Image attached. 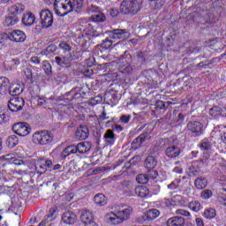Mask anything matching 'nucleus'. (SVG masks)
<instances>
[{
	"label": "nucleus",
	"mask_w": 226,
	"mask_h": 226,
	"mask_svg": "<svg viewBox=\"0 0 226 226\" xmlns=\"http://www.w3.org/2000/svg\"><path fill=\"white\" fill-rule=\"evenodd\" d=\"M200 197L201 199H203V200H207L211 199V197H213V191L209 189H205L201 192Z\"/></svg>",
	"instance_id": "nucleus-44"
},
{
	"label": "nucleus",
	"mask_w": 226,
	"mask_h": 226,
	"mask_svg": "<svg viewBox=\"0 0 226 226\" xmlns=\"http://www.w3.org/2000/svg\"><path fill=\"white\" fill-rule=\"evenodd\" d=\"M103 139L108 146H114V142H116V134H114V131L110 129L107 130L104 133Z\"/></svg>",
	"instance_id": "nucleus-24"
},
{
	"label": "nucleus",
	"mask_w": 226,
	"mask_h": 226,
	"mask_svg": "<svg viewBox=\"0 0 226 226\" xmlns=\"http://www.w3.org/2000/svg\"><path fill=\"white\" fill-rule=\"evenodd\" d=\"M216 59H218V58H212L211 60H205V61H202L201 63H203V64H205L206 68H207V66H209V64H213V63H215V61H216Z\"/></svg>",
	"instance_id": "nucleus-61"
},
{
	"label": "nucleus",
	"mask_w": 226,
	"mask_h": 226,
	"mask_svg": "<svg viewBox=\"0 0 226 226\" xmlns=\"http://www.w3.org/2000/svg\"><path fill=\"white\" fill-rule=\"evenodd\" d=\"M176 215H181L182 216H190V212L184 209L176 210Z\"/></svg>",
	"instance_id": "nucleus-56"
},
{
	"label": "nucleus",
	"mask_w": 226,
	"mask_h": 226,
	"mask_svg": "<svg viewBox=\"0 0 226 226\" xmlns=\"http://www.w3.org/2000/svg\"><path fill=\"white\" fill-rule=\"evenodd\" d=\"M217 200L222 206H224L226 207V196L225 195H219L217 196Z\"/></svg>",
	"instance_id": "nucleus-55"
},
{
	"label": "nucleus",
	"mask_w": 226,
	"mask_h": 226,
	"mask_svg": "<svg viewBox=\"0 0 226 226\" xmlns=\"http://www.w3.org/2000/svg\"><path fill=\"white\" fill-rule=\"evenodd\" d=\"M210 116H214V117H216V116H219V114H222V108L220 106H214L209 110Z\"/></svg>",
	"instance_id": "nucleus-46"
},
{
	"label": "nucleus",
	"mask_w": 226,
	"mask_h": 226,
	"mask_svg": "<svg viewBox=\"0 0 226 226\" xmlns=\"http://www.w3.org/2000/svg\"><path fill=\"white\" fill-rule=\"evenodd\" d=\"M132 213H133V208L132 207H128L125 209L117 212V214H118L119 218H121L123 222H124L125 220H129L130 216L132 215Z\"/></svg>",
	"instance_id": "nucleus-27"
},
{
	"label": "nucleus",
	"mask_w": 226,
	"mask_h": 226,
	"mask_svg": "<svg viewBox=\"0 0 226 226\" xmlns=\"http://www.w3.org/2000/svg\"><path fill=\"white\" fill-rule=\"evenodd\" d=\"M141 8L140 0H124L121 4V10L124 15H137Z\"/></svg>",
	"instance_id": "nucleus-3"
},
{
	"label": "nucleus",
	"mask_w": 226,
	"mask_h": 226,
	"mask_svg": "<svg viewBox=\"0 0 226 226\" xmlns=\"http://www.w3.org/2000/svg\"><path fill=\"white\" fill-rule=\"evenodd\" d=\"M213 145L211 144V142H209V140L207 139H204L201 144L200 145V149H202L203 151H209V149H211V147Z\"/></svg>",
	"instance_id": "nucleus-49"
},
{
	"label": "nucleus",
	"mask_w": 226,
	"mask_h": 226,
	"mask_svg": "<svg viewBox=\"0 0 226 226\" xmlns=\"http://www.w3.org/2000/svg\"><path fill=\"white\" fill-rule=\"evenodd\" d=\"M71 0H55L54 11L58 17H66L68 13H72L73 11H70Z\"/></svg>",
	"instance_id": "nucleus-5"
},
{
	"label": "nucleus",
	"mask_w": 226,
	"mask_h": 226,
	"mask_svg": "<svg viewBox=\"0 0 226 226\" xmlns=\"http://www.w3.org/2000/svg\"><path fill=\"white\" fill-rule=\"evenodd\" d=\"M89 137V129L86 125H80L78 127L75 132V139L77 140H86Z\"/></svg>",
	"instance_id": "nucleus-16"
},
{
	"label": "nucleus",
	"mask_w": 226,
	"mask_h": 226,
	"mask_svg": "<svg viewBox=\"0 0 226 226\" xmlns=\"http://www.w3.org/2000/svg\"><path fill=\"white\" fill-rule=\"evenodd\" d=\"M189 208L192 211H194V213H199V211H200V209L202 208V206L198 200H193L189 203Z\"/></svg>",
	"instance_id": "nucleus-38"
},
{
	"label": "nucleus",
	"mask_w": 226,
	"mask_h": 226,
	"mask_svg": "<svg viewBox=\"0 0 226 226\" xmlns=\"http://www.w3.org/2000/svg\"><path fill=\"white\" fill-rule=\"evenodd\" d=\"M11 160H12V163H14V165H24V161L22 160L13 158V157H11Z\"/></svg>",
	"instance_id": "nucleus-60"
},
{
	"label": "nucleus",
	"mask_w": 226,
	"mask_h": 226,
	"mask_svg": "<svg viewBox=\"0 0 226 226\" xmlns=\"http://www.w3.org/2000/svg\"><path fill=\"white\" fill-rule=\"evenodd\" d=\"M70 11H76V13H80L82 8H84V1L83 0H71L70 4Z\"/></svg>",
	"instance_id": "nucleus-23"
},
{
	"label": "nucleus",
	"mask_w": 226,
	"mask_h": 226,
	"mask_svg": "<svg viewBox=\"0 0 226 226\" xmlns=\"http://www.w3.org/2000/svg\"><path fill=\"white\" fill-rule=\"evenodd\" d=\"M200 168L197 162L195 161H193L192 162V165L191 167H189V170H188V176L190 177H195L197 176H199V174H200L201 170H200Z\"/></svg>",
	"instance_id": "nucleus-26"
},
{
	"label": "nucleus",
	"mask_w": 226,
	"mask_h": 226,
	"mask_svg": "<svg viewBox=\"0 0 226 226\" xmlns=\"http://www.w3.org/2000/svg\"><path fill=\"white\" fill-rule=\"evenodd\" d=\"M8 109L11 110V112H19V110H22V108L15 104L11 100H10L8 103Z\"/></svg>",
	"instance_id": "nucleus-45"
},
{
	"label": "nucleus",
	"mask_w": 226,
	"mask_h": 226,
	"mask_svg": "<svg viewBox=\"0 0 226 226\" xmlns=\"http://www.w3.org/2000/svg\"><path fill=\"white\" fill-rule=\"evenodd\" d=\"M185 217L177 215L168 219L167 226H185Z\"/></svg>",
	"instance_id": "nucleus-22"
},
{
	"label": "nucleus",
	"mask_w": 226,
	"mask_h": 226,
	"mask_svg": "<svg viewBox=\"0 0 226 226\" xmlns=\"http://www.w3.org/2000/svg\"><path fill=\"white\" fill-rule=\"evenodd\" d=\"M109 221L113 223V225H119V223H123V219L119 217V214H113V216L109 218Z\"/></svg>",
	"instance_id": "nucleus-42"
},
{
	"label": "nucleus",
	"mask_w": 226,
	"mask_h": 226,
	"mask_svg": "<svg viewBox=\"0 0 226 226\" xmlns=\"http://www.w3.org/2000/svg\"><path fill=\"white\" fill-rule=\"evenodd\" d=\"M184 121H185V115H183V113L178 114L177 123L178 124H181V123H183Z\"/></svg>",
	"instance_id": "nucleus-64"
},
{
	"label": "nucleus",
	"mask_w": 226,
	"mask_h": 226,
	"mask_svg": "<svg viewBox=\"0 0 226 226\" xmlns=\"http://www.w3.org/2000/svg\"><path fill=\"white\" fill-rule=\"evenodd\" d=\"M7 36L11 41H15L16 43L26 41V33L22 30H12L7 34Z\"/></svg>",
	"instance_id": "nucleus-12"
},
{
	"label": "nucleus",
	"mask_w": 226,
	"mask_h": 226,
	"mask_svg": "<svg viewBox=\"0 0 226 226\" xmlns=\"http://www.w3.org/2000/svg\"><path fill=\"white\" fill-rule=\"evenodd\" d=\"M142 144H143V141L139 137H137L132 142V147H133L134 149H137V148L140 147V146H142Z\"/></svg>",
	"instance_id": "nucleus-52"
},
{
	"label": "nucleus",
	"mask_w": 226,
	"mask_h": 226,
	"mask_svg": "<svg viewBox=\"0 0 226 226\" xmlns=\"http://www.w3.org/2000/svg\"><path fill=\"white\" fill-rule=\"evenodd\" d=\"M183 150L176 145H170L165 149V155L170 159L179 158Z\"/></svg>",
	"instance_id": "nucleus-14"
},
{
	"label": "nucleus",
	"mask_w": 226,
	"mask_h": 226,
	"mask_svg": "<svg viewBox=\"0 0 226 226\" xmlns=\"http://www.w3.org/2000/svg\"><path fill=\"white\" fill-rule=\"evenodd\" d=\"M15 104L18 105V107H19V109H24V106L26 105V101H24L23 98L20 97H16L13 99H11Z\"/></svg>",
	"instance_id": "nucleus-48"
},
{
	"label": "nucleus",
	"mask_w": 226,
	"mask_h": 226,
	"mask_svg": "<svg viewBox=\"0 0 226 226\" xmlns=\"http://www.w3.org/2000/svg\"><path fill=\"white\" fill-rule=\"evenodd\" d=\"M19 145V137L15 135H11L6 139V146L10 147V149H13L16 146Z\"/></svg>",
	"instance_id": "nucleus-33"
},
{
	"label": "nucleus",
	"mask_w": 226,
	"mask_h": 226,
	"mask_svg": "<svg viewBox=\"0 0 226 226\" xmlns=\"http://www.w3.org/2000/svg\"><path fill=\"white\" fill-rule=\"evenodd\" d=\"M87 11L91 15L90 19L93 22H105L107 20V17H105L103 12H102L100 7L91 5L87 8Z\"/></svg>",
	"instance_id": "nucleus-8"
},
{
	"label": "nucleus",
	"mask_w": 226,
	"mask_h": 226,
	"mask_svg": "<svg viewBox=\"0 0 226 226\" xmlns=\"http://www.w3.org/2000/svg\"><path fill=\"white\" fill-rule=\"evenodd\" d=\"M203 216H205V218H207V220H213V218H215V216H216V210H215V208L206 209Z\"/></svg>",
	"instance_id": "nucleus-40"
},
{
	"label": "nucleus",
	"mask_w": 226,
	"mask_h": 226,
	"mask_svg": "<svg viewBox=\"0 0 226 226\" xmlns=\"http://www.w3.org/2000/svg\"><path fill=\"white\" fill-rule=\"evenodd\" d=\"M136 56L138 59L141 61V64H144L145 63H147V59H149V53L147 52V50L138 51L136 53Z\"/></svg>",
	"instance_id": "nucleus-36"
},
{
	"label": "nucleus",
	"mask_w": 226,
	"mask_h": 226,
	"mask_svg": "<svg viewBox=\"0 0 226 226\" xmlns=\"http://www.w3.org/2000/svg\"><path fill=\"white\" fill-rule=\"evenodd\" d=\"M70 154H75V145H71L65 147L62 151L60 157L62 160H64L67 156H70Z\"/></svg>",
	"instance_id": "nucleus-32"
},
{
	"label": "nucleus",
	"mask_w": 226,
	"mask_h": 226,
	"mask_svg": "<svg viewBox=\"0 0 226 226\" xmlns=\"http://www.w3.org/2000/svg\"><path fill=\"white\" fill-rule=\"evenodd\" d=\"M112 40H128L130 34L126 29H114L109 32Z\"/></svg>",
	"instance_id": "nucleus-13"
},
{
	"label": "nucleus",
	"mask_w": 226,
	"mask_h": 226,
	"mask_svg": "<svg viewBox=\"0 0 226 226\" xmlns=\"http://www.w3.org/2000/svg\"><path fill=\"white\" fill-rule=\"evenodd\" d=\"M24 91V87H20V85H16L15 87L11 85L9 88L10 96H19V94H22Z\"/></svg>",
	"instance_id": "nucleus-31"
},
{
	"label": "nucleus",
	"mask_w": 226,
	"mask_h": 226,
	"mask_svg": "<svg viewBox=\"0 0 226 226\" xmlns=\"http://www.w3.org/2000/svg\"><path fill=\"white\" fill-rule=\"evenodd\" d=\"M55 63L57 66H61L62 68H68L70 66V63L68 62V58L66 56H56Z\"/></svg>",
	"instance_id": "nucleus-30"
},
{
	"label": "nucleus",
	"mask_w": 226,
	"mask_h": 226,
	"mask_svg": "<svg viewBox=\"0 0 226 226\" xmlns=\"http://www.w3.org/2000/svg\"><path fill=\"white\" fill-rule=\"evenodd\" d=\"M194 162L199 165L200 169H204L206 167H209L213 160H211V155L209 154V153L206 152L203 153V156L201 157L200 160H197Z\"/></svg>",
	"instance_id": "nucleus-18"
},
{
	"label": "nucleus",
	"mask_w": 226,
	"mask_h": 226,
	"mask_svg": "<svg viewBox=\"0 0 226 226\" xmlns=\"http://www.w3.org/2000/svg\"><path fill=\"white\" fill-rule=\"evenodd\" d=\"M56 50H57V46L56 44H51L42 50L41 54L42 56H49V54H54Z\"/></svg>",
	"instance_id": "nucleus-39"
},
{
	"label": "nucleus",
	"mask_w": 226,
	"mask_h": 226,
	"mask_svg": "<svg viewBox=\"0 0 226 226\" xmlns=\"http://www.w3.org/2000/svg\"><path fill=\"white\" fill-rule=\"evenodd\" d=\"M81 54L82 53L80 51H72L69 55H66L69 65H72V61H77V59L80 57Z\"/></svg>",
	"instance_id": "nucleus-35"
},
{
	"label": "nucleus",
	"mask_w": 226,
	"mask_h": 226,
	"mask_svg": "<svg viewBox=\"0 0 226 226\" xmlns=\"http://www.w3.org/2000/svg\"><path fill=\"white\" fill-rule=\"evenodd\" d=\"M58 49L63 50L64 54H66L67 52H71L72 46H70V44H68L66 41H62L59 43Z\"/></svg>",
	"instance_id": "nucleus-43"
},
{
	"label": "nucleus",
	"mask_w": 226,
	"mask_h": 226,
	"mask_svg": "<svg viewBox=\"0 0 226 226\" xmlns=\"http://www.w3.org/2000/svg\"><path fill=\"white\" fill-rule=\"evenodd\" d=\"M132 63H133V56L130 51L125 50L118 58V72L124 75H132L135 70V65H132Z\"/></svg>",
	"instance_id": "nucleus-2"
},
{
	"label": "nucleus",
	"mask_w": 226,
	"mask_h": 226,
	"mask_svg": "<svg viewBox=\"0 0 226 226\" xmlns=\"http://www.w3.org/2000/svg\"><path fill=\"white\" fill-rule=\"evenodd\" d=\"M12 132L19 135V137H26L29 135V132H31V128H29V124L24 122H19L12 125Z\"/></svg>",
	"instance_id": "nucleus-9"
},
{
	"label": "nucleus",
	"mask_w": 226,
	"mask_h": 226,
	"mask_svg": "<svg viewBox=\"0 0 226 226\" xmlns=\"http://www.w3.org/2000/svg\"><path fill=\"white\" fill-rule=\"evenodd\" d=\"M112 128H113V130H115L118 133H120V132H123V130H124V126H121L120 124H115Z\"/></svg>",
	"instance_id": "nucleus-62"
},
{
	"label": "nucleus",
	"mask_w": 226,
	"mask_h": 226,
	"mask_svg": "<svg viewBox=\"0 0 226 226\" xmlns=\"http://www.w3.org/2000/svg\"><path fill=\"white\" fill-rule=\"evenodd\" d=\"M33 140L40 146H49L54 140V134L49 131H41L33 135Z\"/></svg>",
	"instance_id": "nucleus-4"
},
{
	"label": "nucleus",
	"mask_w": 226,
	"mask_h": 226,
	"mask_svg": "<svg viewBox=\"0 0 226 226\" xmlns=\"http://www.w3.org/2000/svg\"><path fill=\"white\" fill-rule=\"evenodd\" d=\"M131 119H132V115H122L119 120H120V123H122V124H128Z\"/></svg>",
	"instance_id": "nucleus-51"
},
{
	"label": "nucleus",
	"mask_w": 226,
	"mask_h": 226,
	"mask_svg": "<svg viewBox=\"0 0 226 226\" xmlns=\"http://www.w3.org/2000/svg\"><path fill=\"white\" fill-rule=\"evenodd\" d=\"M10 117L6 113H3L2 115L0 114V124H3V123H6Z\"/></svg>",
	"instance_id": "nucleus-57"
},
{
	"label": "nucleus",
	"mask_w": 226,
	"mask_h": 226,
	"mask_svg": "<svg viewBox=\"0 0 226 226\" xmlns=\"http://www.w3.org/2000/svg\"><path fill=\"white\" fill-rule=\"evenodd\" d=\"M24 73H25L26 79H33V70L26 68V69H25Z\"/></svg>",
	"instance_id": "nucleus-58"
},
{
	"label": "nucleus",
	"mask_w": 226,
	"mask_h": 226,
	"mask_svg": "<svg viewBox=\"0 0 226 226\" xmlns=\"http://www.w3.org/2000/svg\"><path fill=\"white\" fill-rule=\"evenodd\" d=\"M175 199H176V201L177 202L178 206H185V200L183 199L182 196H180V195L176 196Z\"/></svg>",
	"instance_id": "nucleus-59"
},
{
	"label": "nucleus",
	"mask_w": 226,
	"mask_h": 226,
	"mask_svg": "<svg viewBox=\"0 0 226 226\" xmlns=\"http://www.w3.org/2000/svg\"><path fill=\"white\" fill-rule=\"evenodd\" d=\"M24 10H26V7L21 4H16L9 7L8 14L4 21V26L6 27H11L16 26V24H19L20 20V17H19V15L22 14Z\"/></svg>",
	"instance_id": "nucleus-1"
},
{
	"label": "nucleus",
	"mask_w": 226,
	"mask_h": 226,
	"mask_svg": "<svg viewBox=\"0 0 226 226\" xmlns=\"http://www.w3.org/2000/svg\"><path fill=\"white\" fill-rule=\"evenodd\" d=\"M194 186L197 190H204L207 186V178L204 177H198L194 180Z\"/></svg>",
	"instance_id": "nucleus-28"
},
{
	"label": "nucleus",
	"mask_w": 226,
	"mask_h": 226,
	"mask_svg": "<svg viewBox=\"0 0 226 226\" xmlns=\"http://www.w3.org/2000/svg\"><path fill=\"white\" fill-rule=\"evenodd\" d=\"M147 176L148 179H156L158 177V171L154 169L147 170Z\"/></svg>",
	"instance_id": "nucleus-50"
},
{
	"label": "nucleus",
	"mask_w": 226,
	"mask_h": 226,
	"mask_svg": "<svg viewBox=\"0 0 226 226\" xmlns=\"http://www.w3.org/2000/svg\"><path fill=\"white\" fill-rule=\"evenodd\" d=\"M40 19L42 29H49V27H52V24H54V15L49 10H42L40 13Z\"/></svg>",
	"instance_id": "nucleus-7"
},
{
	"label": "nucleus",
	"mask_w": 226,
	"mask_h": 226,
	"mask_svg": "<svg viewBox=\"0 0 226 226\" xmlns=\"http://www.w3.org/2000/svg\"><path fill=\"white\" fill-rule=\"evenodd\" d=\"M80 220L85 226H98L96 222H94V216L93 215V212L89 210H84L81 213Z\"/></svg>",
	"instance_id": "nucleus-11"
},
{
	"label": "nucleus",
	"mask_w": 226,
	"mask_h": 226,
	"mask_svg": "<svg viewBox=\"0 0 226 226\" xmlns=\"http://www.w3.org/2000/svg\"><path fill=\"white\" fill-rule=\"evenodd\" d=\"M156 165H158V159L153 155H148L144 162V167L147 170H153V169H156Z\"/></svg>",
	"instance_id": "nucleus-20"
},
{
	"label": "nucleus",
	"mask_w": 226,
	"mask_h": 226,
	"mask_svg": "<svg viewBox=\"0 0 226 226\" xmlns=\"http://www.w3.org/2000/svg\"><path fill=\"white\" fill-rule=\"evenodd\" d=\"M36 20V17L33 12H28L25 14L21 19V22L24 26H26L27 27H30V26H33Z\"/></svg>",
	"instance_id": "nucleus-25"
},
{
	"label": "nucleus",
	"mask_w": 226,
	"mask_h": 226,
	"mask_svg": "<svg viewBox=\"0 0 226 226\" xmlns=\"http://www.w3.org/2000/svg\"><path fill=\"white\" fill-rule=\"evenodd\" d=\"M41 61V60L38 56H33L31 58V63H33V64H40Z\"/></svg>",
	"instance_id": "nucleus-63"
},
{
	"label": "nucleus",
	"mask_w": 226,
	"mask_h": 226,
	"mask_svg": "<svg viewBox=\"0 0 226 226\" xmlns=\"http://www.w3.org/2000/svg\"><path fill=\"white\" fill-rule=\"evenodd\" d=\"M151 3V6L154 10H162L163 4H165V0H148Z\"/></svg>",
	"instance_id": "nucleus-37"
},
{
	"label": "nucleus",
	"mask_w": 226,
	"mask_h": 226,
	"mask_svg": "<svg viewBox=\"0 0 226 226\" xmlns=\"http://www.w3.org/2000/svg\"><path fill=\"white\" fill-rule=\"evenodd\" d=\"M179 183H181V179H175L171 184L168 185L169 190H176L179 186Z\"/></svg>",
	"instance_id": "nucleus-53"
},
{
	"label": "nucleus",
	"mask_w": 226,
	"mask_h": 226,
	"mask_svg": "<svg viewBox=\"0 0 226 226\" xmlns=\"http://www.w3.org/2000/svg\"><path fill=\"white\" fill-rule=\"evenodd\" d=\"M91 151V143L89 142H82L79 143L77 146L74 145V153H79V154H84V153H87Z\"/></svg>",
	"instance_id": "nucleus-19"
},
{
	"label": "nucleus",
	"mask_w": 226,
	"mask_h": 226,
	"mask_svg": "<svg viewBox=\"0 0 226 226\" xmlns=\"http://www.w3.org/2000/svg\"><path fill=\"white\" fill-rule=\"evenodd\" d=\"M136 181L139 185H147V183L149 182V177H147V174H139L136 177Z\"/></svg>",
	"instance_id": "nucleus-41"
},
{
	"label": "nucleus",
	"mask_w": 226,
	"mask_h": 226,
	"mask_svg": "<svg viewBox=\"0 0 226 226\" xmlns=\"http://www.w3.org/2000/svg\"><path fill=\"white\" fill-rule=\"evenodd\" d=\"M42 68L46 75L52 74V65H50V63H49L48 61H43Z\"/></svg>",
	"instance_id": "nucleus-47"
},
{
	"label": "nucleus",
	"mask_w": 226,
	"mask_h": 226,
	"mask_svg": "<svg viewBox=\"0 0 226 226\" xmlns=\"http://www.w3.org/2000/svg\"><path fill=\"white\" fill-rule=\"evenodd\" d=\"M10 79L6 77H0V95L5 96L10 92Z\"/></svg>",
	"instance_id": "nucleus-17"
},
{
	"label": "nucleus",
	"mask_w": 226,
	"mask_h": 226,
	"mask_svg": "<svg viewBox=\"0 0 226 226\" xmlns=\"http://www.w3.org/2000/svg\"><path fill=\"white\" fill-rule=\"evenodd\" d=\"M111 49H112V40L108 38L103 40L101 44H98L96 46L97 54L98 56H101V57H105V56L109 54Z\"/></svg>",
	"instance_id": "nucleus-10"
},
{
	"label": "nucleus",
	"mask_w": 226,
	"mask_h": 226,
	"mask_svg": "<svg viewBox=\"0 0 226 226\" xmlns=\"http://www.w3.org/2000/svg\"><path fill=\"white\" fill-rule=\"evenodd\" d=\"M94 200L97 206H107V197L103 193H98L94 196Z\"/></svg>",
	"instance_id": "nucleus-34"
},
{
	"label": "nucleus",
	"mask_w": 226,
	"mask_h": 226,
	"mask_svg": "<svg viewBox=\"0 0 226 226\" xmlns=\"http://www.w3.org/2000/svg\"><path fill=\"white\" fill-rule=\"evenodd\" d=\"M155 109L156 110H165V109H167V107L165 106V102L160 100L156 101Z\"/></svg>",
	"instance_id": "nucleus-54"
},
{
	"label": "nucleus",
	"mask_w": 226,
	"mask_h": 226,
	"mask_svg": "<svg viewBox=\"0 0 226 226\" xmlns=\"http://www.w3.org/2000/svg\"><path fill=\"white\" fill-rule=\"evenodd\" d=\"M160 216V210L156 209V208H152L148 211H147L142 218L145 222H151L156 218H158Z\"/></svg>",
	"instance_id": "nucleus-21"
},
{
	"label": "nucleus",
	"mask_w": 226,
	"mask_h": 226,
	"mask_svg": "<svg viewBox=\"0 0 226 226\" xmlns=\"http://www.w3.org/2000/svg\"><path fill=\"white\" fill-rule=\"evenodd\" d=\"M134 192L138 197H147L149 195V189L146 185L136 186Z\"/></svg>",
	"instance_id": "nucleus-29"
},
{
	"label": "nucleus",
	"mask_w": 226,
	"mask_h": 226,
	"mask_svg": "<svg viewBox=\"0 0 226 226\" xmlns=\"http://www.w3.org/2000/svg\"><path fill=\"white\" fill-rule=\"evenodd\" d=\"M186 128L192 137H200L204 133V124L200 121H189Z\"/></svg>",
	"instance_id": "nucleus-6"
},
{
	"label": "nucleus",
	"mask_w": 226,
	"mask_h": 226,
	"mask_svg": "<svg viewBox=\"0 0 226 226\" xmlns=\"http://www.w3.org/2000/svg\"><path fill=\"white\" fill-rule=\"evenodd\" d=\"M61 222L65 225H73L77 222V215H75V213H73L72 211L64 212L62 215Z\"/></svg>",
	"instance_id": "nucleus-15"
}]
</instances>
